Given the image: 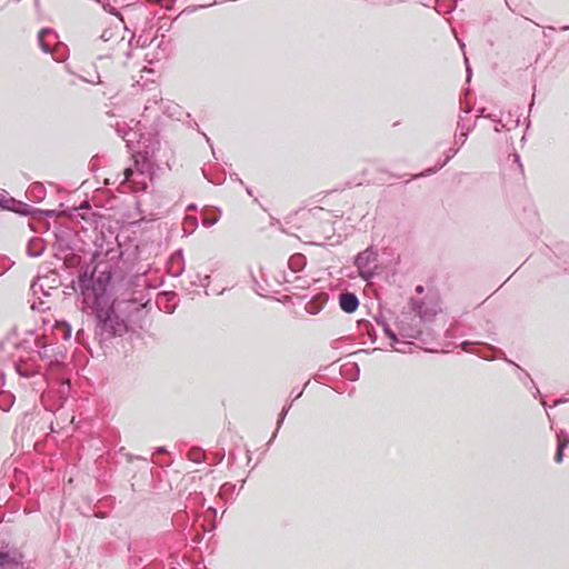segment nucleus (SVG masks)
I'll return each instance as SVG.
<instances>
[{"label":"nucleus","mask_w":569,"mask_h":569,"mask_svg":"<svg viewBox=\"0 0 569 569\" xmlns=\"http://www.w3.org/2000/svg\"><path fill=\"white\" fill-rule=\"evenodd\" d=\"M112 279L111 270L90 269L86 266L78 276V287L83 301L92 309L94 319V340L101 347L112 339L122 337L128 331V322L121 318L111 301L109 287Z\"/></svg>","instance_id":"obj_1"},{"label":"nucleus","mask_w":569,"mask_h":569,"mask_svg":"<svg viewBox=\"0 0 569 569\" xmlns=\"http://www.w3.org/2000/svg\"><path fill=\"white\" fill-rule=\"evenodd\" d=\"M157 158V149L144 144V150H137L134 163L124 170L122 183L129 184L133 192L146 191L152 181L153 167Z\"/></svg>","instance_id":"obj_2"},{"label":"nucleus","mask_w":569,"mask_h":569,"mask_svg":"<svg viewBox=\"0 0 569 569\" xmlns=\"http://www.w3.org/2000/svg\"><path fill=\"white\" fill-rule=\"evenodd\" d=\"M378 257V250L373 246H369L355 256L353 264L356 266L358 274L362 280L370 281L375 277Z\"/></svg>","instance_id":"obj_3"},{"label":"nucleus","mask_w":569,"mask_h":569,"mask_svg":"<svg viewBox=\"0 0 569 569\" xmlns=\"http://www.w3.org/2000/svg\"><path fill=\"white\" fill-rule=\"evenodd\" d=\"M0 210L11 211L13 213H70L68 209H38L30 204L14 199L4 189H0Z\"/></svg>","instance_id":"obj_4"},{"label":"nucleus","mask_w":569,"mask_h":569,"mask_svg":"<svg viewBox=\"0 0 569 569\" xmlns=\"http://www.w3.org/2000/svg\"><path fill=\"white\" fill-rule=\"evenodd\" d=\"M122 139L126 141L127 147L132 151H136V148H138V150H144V144L154 147L157 152L160 150V141L156 137L139 134L138 131L133 129L124 131Z\"/></svg>","instance_id":"obj_5"},{"label":"nucleus","mask_w":569,"mask_h":569,"mask_svg":"<svg viewBox=\"0 0 569 569\" xmlns=\"http://www.w3.org/2000/svg\"><path fill=\"white\" fill-rule=\"evenodd\" d=\"M398 333L403 338L418 339L421 335V322L411 313H402L397 321Z\"/></svg>","instance_id":"obj_6"},{"label":"nucleus","mask_w":569,"mask_h":569,"mask_svg":"<svg viewBox=\"0 0 569 569\" xmlns=\"http://www.w3.org/2000/svg\"><path fill=\"white\" fill-rule=\"evenodd\" d=\"M37 353L42 360H47L50 365L58 363L60 358H63L61 351L53 343H46L40 339L34 341Z\"/></svg>","instance_id":"obj_7"},{"label":"nucleus","mask_w":569,"mask_h":569,"mask_svg":"<svg viewBox=\"0 0 569 569\" xmlns=\"http://www.w3.org/2000/svg\"><path fill=\"white\" fill-rule=\"evenodd\" d=\"M22 562V555L17 549L0 548V569H17Z\"/></svg>","instance_id":"obj_8"},{"label":"nucleus","mask_w":569,"mask_h":569,"mask_svg":"<svg viewBox=\"0 0 569 569\" xmlns=\"http://www.w3.org/2000/svg\"><path fill=\"white\" fill-rule=\"evenodd\" d=\"M339 306L346 313H353L359 308V298L350 291H342L339 295Z\"/></svg>","instance_id":"obj_9"},{"label":"nucleus","mask_w":569,"mask_h":569,"mask_svg":"<svg viewBox=\"0 0 569 569\" xmlns=\"http://www.w3.org/2000/svg\"><path fill=\"white\" fill-rule=\"evenodd\" d=\"M410 306L412 311L416 313V318L419 317L418 321H427L430 320L435 313L429 311L426 307V303L421 299L411 298Z\"/></svg>","instance_id":"obj_10"},{"label":"nucleus","mask_w":569,"mask_h":569,"mask_svg":"<svg viewBox=\"0 0 569 569\" xmlns=\"http://www.w3.org/2000/svg\"><path fill=\"white\" fill-rule=\"evenodd\" d=\"M56 39H57L56 33L53 32V30H51L49 28H43L42 30H40V32L38 34V41H39L40 48L47 53L51 52V49L56 42Z\"/></svg>","instance_id":"obj_11"},{"label":"nucleus","mask_w":569,"mask_h":569,"mask_svg":"<svg viewBox=\"0 0 569 569\" xmlns=\"http://www.w3.org/2000/svg\"><path fill=\"white\" fill-rule=\"evenodd\" d=\"M569 445V435L565 430L557 432V452L555 455V461L561 463L563 460V451Z\"/></svg>","instance_id":"obj_12"},{"label":"nucleus","mask_w":569,"mask_h":569,"mask_svg":"<svg viewBox=\"0 0 569 569\" xmlns=\"http://www.w3.org/2000/svg\"><path fill=\"white\" fill-rule=\"evenodd\" d=\"M44 242L40 238H31L27 244V253L29 257L38 258L44 251Z\"/></svg>","instance_id":"obj_13"},{"label":"nucleus","mask_w":569,"mask_h":569,"mask_svg":"<svg viewBox=\"0 0 569 569\" xmlns=\"http://www.w3.org/2000/svg\"><path fill=\"white\" fill-rule=\"evenodd\" d=\"M46 197V188L40 182H34L30 184V187L27 190V198L30 201H40Z\"/></svg>","instance_id":"obj_14"},{"label":"nucleus","mask_w":569,"mask_h":569,"mask_svg":"<svg viewBox=\"0 0 569 569\" xmlns=\"http://www.w3.org/2000/svg\"><path fill=\"white\" fill-rule=\"evenodd\" d=\"M53 333L62 340H69L72 335V327L67 321H57L53 327Z\"/></svg>","instance_id":"obj_15"},{"label":"nucleus","mask_w":569,"mask_h":569,"mask_svg":"<svg viewBox=\"0 0 569 569\" xmlns=\"http://www.w3.org/2000/svg\"><path fill=\"white\" fill-rule=\"evenodd\" d=\"M288 266L293 272H299L306 266V257L301 253H296L289 258Z\"/></svg>","instance_id":"obj_16"},{"label":"nucleus","mask_w":569,"mask_h":569,"mask_svg":"<svg viewBox=\"0 0 569 569\" xmlns=\"http://www.w3.org/2000/svg\"><path fill=\"white\" fill-rule=\"evenodd\" d=\"M199 224L198 216H184L182 229L184 233L191 234Z\"/></svg>","instance_id":"obj_17"},{"label":"nucleus","mask_w":569,"mask_h":569,"mask_svg":"<svg viewBox=\"0 0 569 569\" xmlns=\"http://www.w3.org/2000/svg\"><path fill=\"white\" fill-rule=\"evenodd\" d=\"M458 152V149H449L448 150V153L446 154V158L442 162H440L438 166H436L435 168H430V169H427L425 172H422L420 176H429L433 172H436L437 170L441 169L445 164H447V162L456 156V153Z\"/></svg>","instance_id":"obj_18"},{"label":"nucleus","mask_w":569,"mask_h":569,"mask_svg":"<svg viewBox=\"0 0 569 569\" xmlns=\"http://www.w3.org/2000/svg\"><path fill=\"white\" fill-rule=\"evenodd\" d=\"M121 41L122 39H119L118 34L113 33L111 30H104L99 39V42H111V44ZM110 48H112V46H110Z\"/></svg>","instance_id":"obj_19"},{"label":"nucleus","mask_w":569,"mask_h":569,"mask_svg":"<svg viewBox=\"0 0 569 569\" xmlns=\"http://www.w3.org/2000/svg\"><path fill=\"white\" fill-rule=\"evenodd\" d=\"M378 325H380L382 328H383V332L385 335L393 342H398L399 339H398V335L399 333H396L391 328L390 326L388 325V322L383 319L381 320H377Z\"/></svg>","instance_id":"obj_20"},{"label":"nucleus","mask_w":569,"mask_h":569,"mask_svg":"<svg viewBox=\"0 0 569 569\" xmlns=\"http://www.w3.org/2000/svg\"><path fill=\"white\" fill-rule=\"evenodd\" d=\"M290 407H291V403H290V405H288V406H284V407H283V409H282V411L280 412L279 418H278V421H277V429H276V431L273 432V435H272L271 439L269 440L268 446H270V445L272 443V441L274 440V438L277 437V432H278V430L280 429V427L282 426V423H283V421H284V418H286V416H287V413H288V411H289Z\"/></svg>","instance_id":"obj_21"},{"label":"nucleus","mask_w":569,"mask_h":569,"mask_svg":"<svg viewBox=\"0 0 569 569\" xmlns=\"http://www.w3.org/2000/svg\"><path fill=\"white\" fill-rule=\"evenodd\" d=\"M201 220H200V223L204 227V228H211L212 226H214L220 216H200Z\"/></svg>","instance_id":"obj_22"},{"label":"nucleus","mask_w":569,"mask_h":569,"mask_svg":"<svg viewBox=\"0 0 569 569\" xmlns=\"http://www.w3.org/2000/svg\"><path fill=\"white\" fill-rule=\"evenodd\" d=\"M31 290H32L33 295H38V292H41L44 297L50 296V291L46 290L43 283H41L39 281L32 282Z\"/></svg>","instance_id":"obj_23"},{"label":"nucleus","mask_w":569,"mask_h":569,"mask_svg":"<svg viewBox=\"0 0 569 569\" xmlns=\"http://www.w3.org/2000/svg\"><path fill=\"white\" fill-rule=\"evenodd\" d=\"M189 459L196 463H201L204 460V453L199 449H193L189 452Z\"/></svg>","instance_id":"obj_24"},{"label":"nucleus","mask_w":569,"mask_h":569,"mask_svg":"<svg viewBox=\"0 0 569 569\" xmlns=\"http://www.w3.org/2000/svg\"><path fill=\"white\" fill-rule=\"evenodd\" d=\"M505 360L508 362V363H512L515 365L518 369H519V379L521 381H525V379L529 380V382L531 385H533V380L530 378V375L528 372H526L520 366L516 365L515 362H512L511 360L505 358Z\"/></svg>","instance_id":"obj_25"},{"label":"nucleus","mask_w":569,"mask_h":569,"mask_svg":"<svg viewBox=\"0 0 569 569\" xmlns=\"http://www.w3.org/2000/svg\"><path fill=\"white\" fill-rule=\"evenodd\" d=\"M88 335L86 333L84 329H79L76 332V341L79 342L82 346H86L87 343Z\"/></svg>","instance_id":"obj_26"},{"label":"nucleus","mask_w":569,"mask_h":569,"mask_svg":"<svg viewBox=\"0 0 569 569\" xmlns=\"http://www.w3.org/2000/svg\"><path fill=\"white\" fill-rule=\"evenodd\" d=\"M16 369H17L18 375L23 378H30L36 375V371H33L32 369L24 370L20 366H17Z\"/></svg>","instance_id":"obj_27"},{"label":"nucleus","mask_w":569,"mask_h":569,"mask_svg":"<svg viewBox=\"0 0 569 569\" xmlns=\"http://www.w3.org/2000/svg\"><path fill=\"white\" fill-rule=\"evenodd\" d=\"M346 367L350 368V369H352L355 371V377H351L350 379L351 380L358 379L359 371H360L358 365L356 362H352V363L346 365Z\"/></svg>","instance_id":"obj_28"},{"label":"nucleus","mask_w":569,"mask_h":569,"mask_svg":"<svg viewBox=\"0 0 569 569\" xmlns=\"http://www.w3.org/2000/svg\"><path fill=\"white\" fill-rule=\"evenodd\" d=\"M302 395V390H298V389H292L290 396L292 397V401L297 400L298 398H300Z\"/></svg>","instance_id":"obj_29"},{"label":"nucleus","mask_w":569,"mask_h":569,"mask_svg":"<svg viewBox=\"0 0 569 569\" xmlns=\"http://www.w3.org/2000/svg\"><path fill=\"white\" fill-rule=\"evenodd\" d=\"M209 282H210V277L209 276H204L202 280H200V286L202 287H208L209 286Z\"/></svg>","instance_id":"obj_30"},{"label":"nucleus","mask_w":569,"mask_h":569,"mask_svg":"<svg viewBox=\"0 0 569 569\" xmlns=\"http://www.w3.org/2000/svg\"><path fill=\"white\" fill-rule=\"evenodd\" d=\"M103 8H104V10H106V11H108V12H110V13H112V14H118V13L116 12L114 8H113L111 4H109V3H108V4H104V6H103Z\"/></svg>","instance_id":"obj_31"},{"label":"nucleus","mask_w":569,"mask_h":569,"mask_svg":"<svg viewBox=\"0 0 569 569\" xmlns=\"http://www.w3.org/2000/svg\"><path fill=\"white\" fill-rule=\"evenodd\" d=\"M89 201L84 200L79 204V207H77V209H89ZM73 209L76 210V207H73Z\"/></svg>","instance_id":"obj_32"},{"label":"nucleus","mask_w":569,"mask_h":569,"mask_svg":"<svg viewBox=\"0 0 569 569\" xmlns=\"http://www.w3.org/2000/svg\"><path fill=\"white\" fill-rule=\"evenodd\" d=\"M319 310L320 309L318 307H307V311L310 315H317L319 312Z\"/></svg>","instance_id":"obj_33"},{"label":"nucleus","mask_w":569,"mask_h":569,"mask_svg":"<svg viewBox=\"0 0 569 569\" xmlns=\"http://www.w3.org/2000/svg\"><path fill=\"white\" fill-rule=\"evenodd\" d=\"M467 134H468V130L466 132H463V131L460 132L459 141H461V143H465Z\"/></svg>","instance_id":"obj_34"},{"label":"nucleus","mask_w":569,"mask_h":569,"mask_svg":"<svg viewBox=\"0 0 569 569\" xmlns=\"http://www.w3.org/2000/svg\"><path fill=\"white\" fill-rule=\"evenodd\" d=\"M465 61H466V63H468V59L466 57H465ZM470 76H471V69H470L469 64H467V78H468V80L470 79Z\"/></svg>","instance_id":"obj_35"},{"label":"nucleus","mask_w":569,"mask_h":569,"mask_svg":"<svg viewBox=\"0 0 569 569\" xmlns=\"http://www.w3.org/2000/svg\"><path fill=\"white\" fill-rule=\"evenodd\" d=\"M186 210H189V211L197 210V204L190 203V204L187 206Z\"/></svg>","instance_id":"obj_36"},{"label":"nucleus","mask_w":569,"mask_h":569,"mask_svg":"<svg viewBox=\"0 0 569 569\" xmlns=\"http://www.w3.org/2000/svg\"><path fill=\"white\" fill-rule=\"evenodd\" d=\"M276 223H279V221L273 216H270V226L273 227Z\"/></svg>","instance_id":"obj_37"},{"label":"nucleus","mask_w":569,"mask_h":569,"mask_svg":"<svg viewBox=\"0 0 569 569\" xmlns=\"http://www.w3.org/2000/svg\"><path fill=\"white\" fill-rule=\"evenodd\" d=\"M423 290H425V288H423V286H422V284H418V286L416 287V292H417V293H422V292H423Z\"/></svg>","instance_id":"obj_38"},{"label":"nucleus","mask_w":569,"mask_h":569,"mask_svg":"<svg viewBox=\"0 0 569 569\" xmlns=\"http://www.w3.org/2000/svg\"><path fill=\"white\" fill-rule=\"evenodd\" d=\"M565 402H567V399H563V398L558 399V400L553 403V406H552V407H556V406H558V405H560V403H565Z\"/></svg>","instance_id":"obj_39"},{"label":"nucleus","mask_w":569,"mask_h":569,"mask_svg":"<svg viewBox=\"0 0 569 569\" xmlns=\"http://www.w3.org/2000/svg\"><path fill=\"white\" fill-rule=\"evenodd\" d=\"M515 161L519 164L520 169H522V166H521V163H520V157H519V156H516Z\"/></svg>","instance_id":"obj_40"},{"label":"nucleus","mask_w":569,"mask_h":569,"mask_svg":"<svg viewBox=\"0 0 569 569\" xmlns=\"http://www.w3.org/2000/svg\"><path fill=\"white\" fill-rule=\"evenodd\" d=\"M157 452H166V447H158Z\"/></svg>","instance_id":"obj_41"},{"label":"nucleus","mask_w":569,"mask_h":569,"mask_svg":"<svg viewBox=\"0 0 569 569\" xmlns=\"http://www.w3.org/2000/svg\"><path fill=\"white\" fill-rule=\"evenodd\" d=\"M393 350H396L398 352H405L403 346H400V348H393Z\"/></svg>","instance_id":"obj_42"},{"label":"nucleus","mask_w":569,"mask_h":569,"mask_svg":"<svg viewBox=\"0 0 569 569\" xmlns=\"http://www.w3.org/2000/svg\"><path fill=\"white\" fill-rule=\"evenodd\" d=\"M393 350H396L398 352H405L403 346H400V348H393Z\"/></svg>","instance_id":"obj_43"},{"label":"nucleus","mask_w":569,"mask_h":569,"mask_svg":"<svg viewBox=\"0 0 569 569\" xmlns=\"http://www.w3.org/2000/svg\"><path fill=\"white\" fill-rule=\"evenodd\" d=\"M142 72H146V73H153V71H152L151 69H147V68H144V69L142 70Z\"/></svg>","instance_id":"obj_44"},{"label":"nucleus","mask_w":569,"mask_h":569,"mask_svg":"<svg viewBox=\"0 0 569 569\" xmlns=\"http://www.w3.org/2000/svg\"><path fill=\"white\" fill-rule=\"evenodd\" d=\"M80 217H81L82 219L87 220V218H88L89 216L81 214Z\"/></svg>","instance_id":"obj_45"},{"label":"nucleus","mask_w":569,"mask_h":569,"mask_svg":"<svg viewBox=\"0 0 569 569\" xmlns=\"http://www.w3.org/2000/svg\"><path fill=\"white\" fill-rule=\"evenodd\" d=\"M280 230L284 233H288V231L286 229H283L282 227L280 228Z\"/></svg>","instance_id":"obj_46"},{"label":"nucleus","mask_w":569,"mask_h":569,"mask_svg":"<svg viewBox=\"0 0 569 569\" xmlns=\"http://www.w3.org/2000/svg\"><path fill=\"white\" fill-rule=\"evenodd\" d=\"M562 29H563V30H568V29H569V27H563Z\"/></svg>","instance_id":"obj_47"}]
</instances>
